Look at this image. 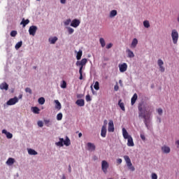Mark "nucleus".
<instances>
[{"label": "nucleus", "instance_id": "6ab92c4d", "mask_svg": "<svg viewBox=\"0 0 179 179\" xmlns=\"http://www.w3.org/2000/svg\"><path fill=\"white\" fill-rule=\"evenodd\" d=\"M136 100H138V94L136 93H135L131 99V106H134V104H135V103H136Z\"/></svg>", "mask_w": 179, "mask_h": 179}, {"label": "nucleus", "instance_id": "bf43d9fd", "mask_svg": "<svg viewBox=\"0 0 179 179\" xmlns=\"http://www.w3.org/2000/svg\"><path fill=\"white\" fill-rule=\"evenodd\" d=\"M119 84L120 85V86H122V80H119Z\"/></svg>", "mask_w": 179, "mask_h": 179}, {"label": "nucleus", "instance_id": "ddd939ff", "mask_svg": "<svg viewBox=\"0 0 179 179\" xmlns=\"http://www.w3.org/2000/svg\"><path fill=\"white\" fill-rule=\"evenodd\" d=\"M80 24V20H79L78 19H74L71 21L70 26H71V27H78V26Z\"/></svg>", "mask_w": 179, "mask_h": 179}, {"label": "nucleus", "instance_id": "cd10ccee", "mask_svg": "<svg viewBox=\"0 0 179 179\" xmlns=\"http://www.w3.org/2000/svg\"><path fill=\"white\" fill-rule=\"evenodd\" d=\"M28 153L29 155H31V156H36L37 155V152L31 148L28 149Z\"/></svg>", "mask_w": 179, "mask_h": 179}, {"label": "nucleus", "instance_id": "9d476101", "mask_svg": "<svg viewBox=\"0 0 179 179\" xmlns=\"http://www.w3.org/2000/svg\"><path fill=\"white\" fill-rule=\"evenodd\" d=\"M115 129L114 128V122L113 120H110L109 122L108 123V132H114Z\"/></svg>", "mask_w": 179, "mask_h": 179}, {"label": "nucleus", "instance_id": "37998d69", "mask_svg": "<svg viewBox=\"0 0 179 179\" xmlns=\"http://www.w3.org/2000/svg\"><path fill=\"white\" fill-rule=\"evenodd\" d=\"M120 87L118 86V83H116L115 85L114 86L115 92H118Z\"/></svg>", "mask_w": 179, "mask_h": 179}, {"label": "nucleus", "instance_id": "c9c22d12", "mask_svg": "<svg viewBox=\"0 0 179 179\" xmlns=\"http://www.w3.org/2000/svg\"><path fill=\"white\" fill-rule=\"evenodd\" d=\"M60 87H61L62 89H66V81L62 80V83H61V85H60Z\"/></svg>", "mask_w": 179, "mask_h": 179}, {"label": "nucleus", "instance_id": "6e6552de", "mask_svg": "<svg viewBox=\"0 0 179 179\" xmlns=\"http://www.w3.org/2000/svg\"><path fill=\"white\" fill-rule=\"evenodd\" d=\"M16 103H19V98L15 96L14 98L10 99L7 102V106H15Z\"/></svg>", "mask_w": 179, "mask_h": 179}, {"label": "nucleus", "instance_id": "a18cd8bd", "mask_svg": "<svg viewBox=\"0 0 179 179\" xmlns=\"http://www.w3.org/2000/svg\"><path fill=\"white\" fill-rule=\"evenodd\" d=\"M71 22H72V21L71 20V19L66 20L64 22L65 26H69V24L71 23Z\"/></svg>", "mask_w": 179, "mask_h": 179}, {"label": "nucleus", "instance_id": "69168bd1", "mask_svg": "<svg viewBox=\"0 0 179 179\" xmlns=\"http://www.w3.org/2000/svg\"><path fill=\"white\" fill-rule=\"evenodd\" d=\"M71 166H69V172L71 173Z\"/></svg>", "mask_w": 179, "mask_h": 179}, {"label": "nucleus", "instance_id": "39448f33", "mask_svg": "<svg viewBox=\"0 0 179 179\" xmlns=\"http://www.w3.org/2000/svg\"><path fill=\"white\" fill-rule=\"evenodd\" d=\"M86 64H87V59L86 58L82 59L81 61H77L76 62V66L80 67L79 69L80 72H81V71H83V66H85Z\"/></svg>", "mask_w": 179, "mask_h": 179}, {"label": "nucleus", "instance_id": "bb28decb", "mask_svg": "<svg viewBox=\"0 0 179 179\" xmlns=\"http://www.w3.org/2000/svg\"><path fill=\"white\" fill-rule=\"evenodd\" d=\"M55 103H56L55 108L57 110H61L62 108V106H61V103L58 100H55Z\"/></svg>", "mask_w": 179, "mask_h": 179}, {"label": "nucleus", "instance_id": "79ce46f5", "mask_svg": "<svg viewBox=\"0 0 179 179\" xmlns=\"http://www.w3.org/2000/svg\"><path fill=\"white\" fill-rule=\"evenodd\" d=\"M44 122L46 126L50 127V125H52V124L50 123V120H45Z\"/></svg>", "mask_w": 179, "mask_h": 179}, {"label": "nucleus", "instance_id": "4d7b16f0", "mask_svg": "<svg viewBox=\"0 0 179 179\" xmlns=\"http://www.w3.org/2000/svg\"><path fill=\"white\" fill-rule=\"evenodd\" d=\"M90 87H91V90H92V93L94 94V90L93 89V85H92L90 86Z\"/></svg>", "mask_w": 179, "mask_h": 179}, {"label": "nucleus", "instance_id": "5701e85b", "mask_svg": "<svg viewBox=\"0 0 179 179\" xmlns=\"http://www.w3.org/2000/svg\"><path fill=\"white\" fill-rule=\"evenodd\" d=\"M136 45H138V39L136 38H134L132 40L131 48H136Z\"/></svg>", "mask_w": 179, "mask_h": 179}, {"label": "nucleus", "instance_id": "864d4df0", "mask_svg": "<svg viewBox=\"0 0 179 179\" xmlns=\"http://www.w3.org/2000/svg\"><path fill=\"white\" fill-rule=\"evenodd\" d=\"M151 178L152 179H157V174L152 173Z\"/></svg>", "mask_w": 179, "mask_h": 179}, {"label": "nucleus", "instance_id": "e2e57ef3", "mask_svg": "<svg viewBox=\"0 0 179 179\" xmlns=\"http://www.w3.org/2000/svg\"><path fill=\"white\" fill-rule=\"evenodd\" d=\"M61 179H66V177H65V175H63Z\"/></svg>", "mask_w": 179, "mask_h": 179}, {"label": "nucleus", "instance_id": "423d86ee", "mask_svg": "<svg viewBox=\"0 0 179 179\" xmlns=\"http://www.w3.org/2000/svg\"><path fill=\"white\" fill-rule=\"evenodd\" d=\"M171 37L173 44H177L178 43V31L176 29L172 30Z\"/></svg>", "mask_w": 179, "mask_h": 179}, {"label": "nucleus", "instance_id": "393cba45", "mask_svg": "<svg viewBox=\"0 0 179 179\" xmlns=\"http://www.w3.org/2000/svg\"><path fill=\"white\" fill-rule=\"evenodd\" d=\"M117 10H112L110 12L109 17H110V18L115 17V16H117Z\"/></svg>", "mask_w": 179, "mask_h": 179}, {"label": "nucleus", "instance_id": "20e7f679", "mask_svg": "<svg viewBox=\"0 0 179 179\" xmlns=\"http://www.w3.org/2000/svg\"><path fill=\"white\" fill-rule=\"evenodd\" d=\"M124 159L126 162L127 166L130 170V171H135V166L132 165V162H131V159L128 155H124Z\"/></svg>", "mask_w": 179, "mask_h": 179}, {"label": "nucleus", "instance_id": "0eeeda50", "mask_svg": "<svg viewBox=\"0 0 179 179\" xmlns=\"http://www.w3.org/2000/svg\"><path fill=\"white\" fill-rule=\"evenodd\" d=\"M108 167H110L108 162L106 160H103L101 162V170L103 171L104 174H107V170H108Z\"/></svg>", "mask_w": 179, "mask_h": 179}, {"label": "nucleus", "instance_id": "473e14b6", "mask_svg": "<svg viewBox=\"0 0 179 179\" xmlns=\"http://www.w3.org/2000/svg\"><path fill=\"white\" fill-rule=\"evenodd\" d=\"M99 43L101 44V47H102L103 48L106 47V41H104L103 38H100Z\"/></svg>", "mask_w": 179, "mask_h": 179}, {"label": "nucleus", "instance_id": "f3484780", "mask_svg": "<svg viewBox=\"0 0 179 179\" xmlns=\"http://www.w3.org/2000/svg\"><path fill=\"white\" fill-rule=\"evenodd\" d=\"M126 52L127 54L128 58H134V57H135V54H134V52H132L131 49H127Z\"/></svg>", "mask_w": 179, "mask_h": 179}, {"label": "nucleus", "instance_id": "774afa93", "mask_svg": "<svg viewBox=\"0 0 179 179\" xmlns=\"http://www.w3.org/2000/svg\"><path fill=\"white\" fill-rule=\"evenodd\" d=\"M36 1H40V0H36Z\"/></svg>", "mask_w": 179, "mask_h": 179}, {"label": "nucleus", "instance_id": "c03bdc74", "mask_svg": "<svg viewBox=\"0 0 179 179\" xmlns=\"http://www.w3.org/2000/svg\"><path fill=\"white\" fill-rule=\"evenodd\" d=\"M85 100L86 101H92V97H90V94L86 95Z\"/></svg>", "mask_w": 179, "mask_h": 179}, {"label": "nucleus", "instance_id": "f03ea898", "mask_svg": "<svg viewBox=\"0 0 179 179\" xmlns=\"http://www.w3.org/2000/svg\"><path fill=\"white\" fill-rule=\"evenodd\" d=\"M122 131L124 139H127V146H135V144L134 143V138H132V136L128 134L127 129H125V127H123Z\"/></svg>", "mask_w": 179, "mask_h": 179}, {"label": "nucleus", "instance_id": "e433bc0d", "mask_svg": "<svg viewBox=\"0 0 179 179\" xmlns=\"http://www.w3.org/2000/svg\"><path fill=\"white\" fill-rule=\"evenodd\" d=\"M10 36L11 37H16V36H17V31H15V30L11 31Z\"/></svg>", "mask_w": 179, "mask_h": 179}, {"label": "nucleus", "instance_id": "9b49d317", "mask_svg": "<svg viewBox=\"0 0 179 179\" xmlns=\"http://www.w3.org/2000/svg\"><path fill=\"white\" fill-rule=\"evenodd\" d=\"M37 26L32 25L29 29V33L30 36H36V32L37 31Z\"/></svg>", "mask_w": 179, "mask_h": 179}, {"label": "nucleus", "instance_id": "58836bf2", "mask_svg": "<svg viewBox=\"0 0 179 179\" xmlns=\"http://www.w3.org/2000/svg\"><path fill=\"white\" fill-rule=\"evenodd\" d=\"M67 30H68L69 34H73V31H75V30L70 27H67Z\"/></svg>", "mask_w": 179, "mask_h": 179}, {"label": "nucleus", "instance_id": "603ef678", "mask_svg": "<svg viewBox=\"0 0 179 179\" xmlns=\"http://www.w3.org/2000/svg\"><path fill=\"white\" fill-rule=\"evenodd\" d=\"M107 124H108V122L107 121V120H105L103 121V125L102 126V127L107 128Z\"/></svg>", "mask_w": 179, "mask_h": 179}, {"label": "nucleus", "instance_id": "338daca9", "mask_svg": "<svg viewBox=\"0 0 179 179\" xmlns=\"http://www.w3.org/2000/svg\"><path fill=\"white\" fill-rule=\"evenodd\" d=\"M37 67L36 66H34V69H36Z\"/></svg>", "mask_w": 179, "mask_h": 179}, {"label": "nucleus", "instance_id": "09e8293b", "mask_svg": "<svg viewBox=\"0 0 179 179\" xmlns=\"http://www.w3.org/2000/svg\"><path fill=\"white\" fill-rule=\"evenodd\" d=\"M157 111L159 115H162L163 114V109H162V108H158V109L157 110Z\"/></svg>", "mask_w": 179, "mask_h": 179}, {"label": "nucleus", "instance_id": "c756f323", "mask_svg": "<svg viewBox=\"0 0 179 179\" xmlns=\"http://www.w3.org/2000/svg\"><path fill=\"white\" fill-rule=\"evenodd\" d=\"M32 112L34 114H40V108L37 106L32 107Z\"/></svg>", "mask_w": 179, "mask_h": 179}, {"label": "nucleus", "instance_id": "72a5a7b5", "mask_svg": "<svg viewBox=\"0 0 179 179\" xmlns=\"http://www.w3.org/2000/svg\"><path fill=\"white\" fill-rule=\"evenodd\" d=\"M38 104H40L41 106H43V104H44V103H45V99H44V97H40L38 99Z\"/></svg>", "mask_w": 179, "mask_h": 179}, {"label": "nucleus", "instance_id": "052dcab7", "mask_svg": "<svg viewBox=\"0 0 179 179\" xmlns=\"http://www.w3.org/2000/svg\"><path fill=\"white\" fill-rule=\"evenodd\" d=\"M157 121H158L159 123L162 122V118L157 117Z\"/></svg>", "mask_w": 179, "mask_h": 179}, {"label": "nucleus", "instance_id": "49530a36", "mask_svg": "<svg viewBox=\"0 0 179 179\" xmlns=\"http://www.w3.org/2000/svg\"><path fill=\"white\" fill-rule=\"evenodd\" d=\"M25 92H26V93H29V94H31V93H32L31 89H30V87L25 88Z\"/></svg>", "mask_w": 179, "mask_h": 179}, {"label": "nucleus", "instance_id": "3c124183", "mask_svg": "<svg viewBox=\"0 0 179 179\" xmlns=\"http://www.w3.org/2000/svg\"><path fill=\"white\" fill-rule=\"evenodd\" d=\"M79 73H80L79 79H80V80H82L83 79V71H81V72H80V70H79Z\"/></svg>", "mask_w": 179, "mask_h": 179}, {"label": "nucleus", "instance_id": "a211bd4d", "mask_svg": "<svg viewBox=\"0 0 179 179\" xmlns=\"http://www.w3.org/2000/svg\"><path fill=\"white\" fill-rule=\"evenodd\" d=\"M1 90H8L9 89V85L6 83H3L0 85Z\"/></svg>", "mask_w": 179, "mask_h": 179}, {"label": "nucleus", "instance_id": "c85d7f7f", "mask_svg": "<svg viewBox=\"0 0 179 179\" xmlns=\"http://www.w3.org/2000/svg\"><path fill=\"white\" fill-rule=\"evenodd\" d=\"M13 163H15V159L13 158H8L6 161V164H8V166H12Z\"/></svg>", "mask_w": 179, "mask_h": 179}, {"label": "nucleus", "instance_id": "412c9836", "mask_svg": "<svg viewBox=\"0 0 179 179\" xmlns=\"http://www.w3.org/2000/svg\"><path fill=\"white\" fill-rule=\"evenodd\" d=\"M76 104L79 107H83L85 106V100L84 99H78L76 101Z\"/></svg>", "mask_w": 179, "mask_h": 179}, {"label": "nucleus", "instance_id": "a878e982", "mask_svg": "<svg viewBox=\"0 0 179 179\" xmlns=\"http://www.w3.org/2000/svg\"><path fill=\"white\" fill-rule=\"evenodd\" d=\"M122 101V100L120 99L118 101V106H120V108H121V110L122 111H124L125 110V106L124 105V103L121 102Z\"/></svg>", "mask_w": 179, "mask_h": 179}, {"label": "nucleus", "instance_id": "8fccbe9b", "mask_svg": "<svg viewBox=\"0 0 179 179\" xmlns=\"http://www.w3.org/2000/svg\"><path fill=\"white\" fill-rule=\"evenodd\" d=\"M112 47H113V43H110L108 45H106V48L107 50H110V48H111Z\"/></svg>", "mask_w": 179, "mask_h": 179}, {"label": "nucleus", "instance_id": "a19ab883", "mask_svg": "<svg viewBox=\"0 0 179 179\" xmlns=\"http://www.w3.org/2000/svg\"><path fill=\"white\" fill-rule=\"evenodd\" d=\"M140 138L143 141H146V137L145 136V134H143V133L140 134Z\"/></svg>", "mask_w": 179, "mask_h": 179}, {"label": "nucleus", "instance_id": "680f3d73", "mask_svg": "<svg viewBox=\"0 0 179 179\" xmlns=\"http://www.w3.org/2000/svg\"><path fill=\"white\" fill-rule=\"evenodd\" d=\"M78 138H82V133L78 134Z\"/></svg>", "mask_w": 179, "mask_h": 179}, {"label": "nucleus", "instance_id": "de8ad7c7", "mask_svg": "<svg viewBox=\"0 0 179 179\" xmlns=\"http://www.w3.org/2000/svg\"><path fill=\"white\" fill-rule=\"evenodd\" d=\"M38 125L41 128H43V127H44V123L43 122V121L39 120V121L38 122Z\"/></svg>", "mask_w": 179, "mask_h": 179}, {"label": "nucleus", "instance_id": "dca6fc26", "mask_svg": "<svg viewBox=\"0 0 179 179\" xmlns=\"http://www.w3.org/2000/svg\"><path fill=\"white\" fill-rule=\"evenodd\" d=\"M2 134H6L7 139H12L13 138V134H12L10 132L6 131V129H3Z\"/></svg>", "mask_w": 179, "mask_h": 179}, {"label": "nucleus", "instance_id": "5fc2aeb1", "mask_svg": "<svg viewBox=\"0 0 179 179\" xmlns=\"http://www.w3.org/2000/svg\"><path fill=\"white\" fill-rule=\"evenodd\" d=\"M117 163L118 164H121V163H122V159L121 158H118V159H117Z\"/></svg>", "mask_w": 179, "mask_h": 179}, {"label": "nucleus", "instance_id": "2f4dec72", "mask_svg": "<svg viewBox=\"0 0 179 179\" xmlns=\"http://www.w3.org/2000/svg\"><path fill=\"white\" fill-rule=\"evenodd\" d=\"M83 54V52H82V50H79V51L77 52V55H76V59H78V61H79V59H80V58H82Z\"/></svg>", "mask_w": 179, "mask_h": 179}, {"label": "nucleus", "instance_id": "4c0bfd02", "mask_svg": "<svg viewBox=\"0 0 179 179\" xmlns=\"http://www.w3.org/2000/svg\"><path fill=\"white\" fill-rule=\"evenodd\" d=\"M94 88L95 89V90H99L100 89V84L99 83L98 81L95 82Z\"/></svg>", "mask_w": 179, "mask_h": 179}, {"label": "nucleus", "instance_id": "f8f14e48", "mask_svg": "<svg viewBox=\"0 0 179 179\" xmlns=\"http://www.w3.org/2000/svg\"><path fill=\"white\" fill-rule=\"evenodd\" d=\"M127 69H128V64L127 63L119 64V70L122 73L127 71Z\"/></svg>", "mask_w": 179, "mask_h": 179}, {"label": "nucleus", "instance_id": "f257e3e1", "mask_svg": "<svg viewBox=\"0 0 179 179\" xmlns=\"http://www.w3.org/2000/svg\"><path fill=\"white\" fill-rule=\"evenodd\" d=\"M138 118H143V122L146 127L149 129L150 123L152 122V118L153 116L152 113L155 111V108L152 106H148L146 107V110L143 109L141 105H138ZM147 112V113H146Z\"/></svg>", "mask_w": 179, "mask_h": 179}, {"label": "nucleus", "instance_id": "aec40b11", "mask_svg": "<svg viewBox=\"0 0 179 179\" xmlns=\"http://www.w3.org/2000/svg\"><path fill=\"white\" fill-rule=\"evenodd\" d=\"M106 135H107V128L106 127H101V136L102 138H106Z\"/></svg>", "mask_w": 179, "mask_h": 179}, {"label": "nucleus", "instance_id": "4be33fe9", "mask_svg": "<svg viewBox=\"0 0 179 179\" xmlns=\"http://www.w3.org/2000/svg\"><path fill=\"white\" fill-rule=\"evenodd\" d=\"M48 41L50 44H55L58 41V38L57 36L49 38Z\"/></svg>", "mask_w": 179, "mask_h": 179}, {"label": "nucleus", "instance_id": "1a4fd4ad", "mask_svg": "<svg viewBox=\"0 0 179 179\" xmlns=\"http://www.w3.org/2000/svg\"><path fill=\"white\" fill-rule=\"evenodd\" d=\"M157 65L159 67L160 72L163 73L166 71V69L163 66V65H164V62L162 59H159L157 60Z\"/></svg>", "mask_w": 179, "mask_h": 179}, {"label": "nucleus", "instance_id": "0e129e2a", "mask_svg": "<svg viewBox=\"0 0 179 179\" xmlns=\"http://www.w3.org/2000/svg\"><path fill=\"white\" fill-rule=\"evenodd\" d=\"M22 97H23V95L20 94L19 95L18 99H22Z\"/></svg>", "mask_w": 179, "mask_h": 179}, {"label": "nucleus", "instance_id": "7ed1b4c3", "mask_svg": "<svg viewBox=\"0 0 179 179\" xmlns=\"http://www.w3.org/2000/svg\"><path fill=\"white\" fill-rule=\"evenodd\" d=\"M56 146H59V148H62L64 145L65 146H70L71 145V139L68 136H66L65 140L63 138H59V141L55 143Z\"/></svg>", "mask_w": 179, "mask_h": 179}, {"label": "nucleus", "instance_id": "7c9ffc66", "mask_svg": "<svg viewBox=\"0 0 179 179\" xmlns=\"http://www.w3.org/2000/svg\"><path fill=\"white\" fill-rule=\"evenodd\" d=\"M143 24L145 29H149V27H150V23L148 20H144Z\"/></svg>", "mask_w": 179, "mask_h": 179}, {"label": "nucleus", "instance_id": "f704fd0d", "mask_svg": "<svg viewBox=\"0 0 179 179\" xmlns=\"http://www.w3.org/2000/svg\"><path fill=\"white\" fill-rule=\"evenodd\" d=\"M22 45H23V41H20L16 43L15 50H19V48H20V47H22Z\"/></svg>", "mask_w": 179, "mask_h": 179}, {"label": "nucleus", "instance_id": "2eb2a0df", "mask_svg": "<svg viewBox=\"0 0 179 179\" xmlns=\"http://www.w3.org/2000/svg\"><path fill=\"white\" fill-rule=\"evenodd\" d=\"M162 152L165 153L166 155H168V153H170L171 152V150L170 149V147L167 145H164L161 148Z\"/></svg>", "mask_w": 179, "mask_h": 179}, {"label": "nucleus", "instance_id": "13d9d810", "mask_svg": "<svg viewBox=\"0 0 179 179\" xmlns=\"http://www.w3.org/2000/svg\"><path fill=\"white\" fill-rule=\"evenodd\" d=\"M176 145H178V148H179V140L176 141Z\"/></svg>", "mask_w": 179, "mask_h": 179}, {"label": "nucleus", "instance_id": "ea45409f", "mask_svg": "<svg viewBox=\"0 0 179 179\" xmlns=\"http://www.w3.org/2000/svg\"><path fill=\"white\" fill-rule=\"evenodd\" d=\"M57 121H61L62 120V113H59L57 115Z\"/></svg>", "mask_w": 179, "mask_h": 179}, {"label": "nucleus", "instance_id": "b1692460", "mask_svg": "<svg viewBox=\"0 0 179 179\" xmlns=\"http://www.w3.org/2000/svg\"><path fill=\"white\" fill-rule=\"evenodd\" d=\"M29 23H30V20H29V19L24 20V18H23L20 22V24H22L23 27H26L27 24H29Z\"/></svg>", "mask_w": 179, "mask_h": 179}, {"label": "nucleus", "instance_id": "4468645a", "mask_svg": "<svg viewBox=\"0 0 179 179\" xmlns=\"http://www.w3.org/2000/svg\"><path fill=\"white\" fill-rule=\"evenodd\" d=\"M87 148L89 152H94L96 150V145L93 143H87Z\"/></svg>", "mask_w": 179, "mask_h": 179}, {"label": "nucleus", "instance_id": "6e6d98bb", "mask_svg": "<svg viewBox=\"0 0 179 179\" xmlns=\"http://www.w3.org/2000/svg\"><path fill=\"white\" fill-rule=\"evenodd\" d=\"M61 3L65 4L66 3V0H60Z\"/></svg>", "mask_w": 179, "mask_h": 179}]
</instances>
